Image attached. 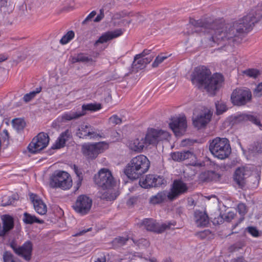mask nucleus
<instances>
[{
  "label": "nucleus",
  "instance_id": "bb28decb",
  "mask_svg": "<svg viewBox=\"0 0 262 262\" xmlns=\"http://www.w3.org/2000/svg\"><path fill=\"white\" fill-rule=\"evenodd\" d=\"M72 138L71 133L67 129L62 133L55 142L54 146L55 148H60L64 146L66 142Z\"/></svg>",
  "mask_w": 262,
  "mask_h": 262
},
{
  "label": "nucleus",
  "instance_id": "412c9836",
  "mask_svg": "<svg viewBox=\"0 0 262 262\" xmlns=\"http://www.w3.org/2000/svg\"><path fill=\"white\" fill-rule=\"evenodd\" d=\"M1 220L3 225L1 231L3 237L14 228V219L9 214H4L1 216Z\"/></svg>",
  "mask_w": 262,
  "mask_h": 262
},
{
  "label": "nucleus",
  "instance_id": "7c9ffc66",
  "mask_svg": "<svg viewBox=\"0 0 262 262\" xmlns=\"http://www.w3.org/2000/svg\"><path fill=\"white\" fill-rule=\"evenodd\" d=\"M83 114H81L80 111H75L71 110L69 112H66L61 115V119L64 121H71L72 120L77 119L82 117Z\"/></svg>",
  "mask_w": 262,
  "mask_h": 262
},
{
  "label": "nucleus",
  "instance_id": "680f3d73",
  "mask_svg": "<svg viewBox=\"0 0 262 262\" xmlns=\"http://www.w3.org/2000/svg\"><path fill=\"white\" fill-rule=\"evenodd\" d=\"M83 179L78 178V180L76 181V183L75 186H74V188L75 189V191L78 190L80 187L81 185Z\"/></svg>",
  "mask_w": 262,
  "mask_h": 262
},
{
  "label": "nucleus",
  "instance_id": "e2e57ef3",
  "mask_svg": "<svg viewBox=\"0 0 262 262\" xmlns=\"http://www.w3.org/2000/svg\"><path fill=\"white\" fill-rule=\"evenodd\" d=\"M142 60H144V63H143V64H144V66L145 67V66L146 64H147L148 63H150V61L152 60V57H142Z\"/></svg>",
  "mask_w": 262,
  "mask_h": 262
},
{
  "label": "nucleus",
  "instance_id": "c85d7f7f",
  "mask_svg": "<svg viewBox=\"0 0 262 262\" xmlns=\"http://www.w3.org/2000/svg\"><path fill=\"white\" fill-rule=\"evenodd\" d=\"M168 193L165 191L159 192L156 195L150 197L149 203L152 205H157L165 202L168 199Z\"/></svg>",
  "mask_w": 262,
  "mask_h": 262
},
{
  "label": "nucleus",
  "instance_id": "338daca9",
  "mask_svg": "<svg viewBox=\"0 0 262 262\" xmlns=\"http://www.w3.org/2000/svg\"><path fill=\"white\" fill-rule=\"evenodd\" d=\"M95 262H106V258L104 255L101 257H98Z\"/></svg>",
  "mask_w": 262,
  "mask_h": 262
},
{
  "label": "nucleus",
  "instance_id": "c756f323",
  "mask_svg": "<svg viewBox=\"0 0 262 262\" xmlns=\"http://www.w3.org/2000/svg\"><path fill=\"white\" fill-rule=\"evenodd\" d=\"M102 108L100 103H87L84 104L81 106V111H80L81 114H83L82 116L85 115L88 112H95L99 111Z\"/></svg>",
  "mask_w": 262,
  "mask_h": 262
},
{
  "label": "nucleus",
  "instance_id": "69168bd1",
  "mask_svg": "<svg viewBox=\"0 0 262 262\" xmlns=\"http://www.w3.org/2000/svg\"><path fill=\"white\" fill-rule=\"evenodd\" d=\"M101 198L103 199H106L107 200H111V198L108 195V192H105L101 196Z\"/></svg>",
  "mask_w": 262,
  "mask_h": 262
},
{
  "label": "nucleus",
  "instance_id": "4d7b16f0",
  "mask_svg": "<svg viewBox=\"0 0 262 262\" xmlns=\"http://www.w3.org/2000/svg\"><path fill=\"white\" fill-rule=\"evenodd\" d=\"M91 230H92V228H89L87 229L86 230L83 229V230L80 231L79 232H78L77 233H75L73 235V236H80V235L84 234L86 232H87L89 231H91Z\"/></svg>",
  "mask_w": 262,
  "mask_h": 262
},
{
  "label": "nucleus",
  "instance_id": "20e7f679",
  "mask_svg": "<svg viewBox=\"0 0 262 262\" xmlns=\"http://www.w3.org/2000/svg\"><path fill=\"white\" fill-rule=\"evenodd\" d=\"M209 150L214 157L221 160L228 158L231 152L229 141L226 138L213 139L210 143Z\"/></svg>",
  "mask_w": 262,
  "mask_h": 262
},
{
  "label": "nucleus",
  "instance_id": "5701e85b",
  "mask_svg": "<svg viewBox=\"0 0 262 262\" xmlns=\"http://www.w3.org/2000/svg\"><path fill=\"white\" fill-rule=\"evenodd\" d=\"M123 31L121 29H116L112 31H108L103 34L96 41L95 44L103 43L114 38L121 36Z\"/></svg>",
  "mask_w": 262,
  "mask_h": 262
},
{
  "label": "nucleus",
  "instance_id": "9d476101",
  "mask_svg": "<svg viewBox=\"0 0 262 262\" xmlns=\"http://www.w3.org/2000/svg\"><path fill=\"white\" fill-rule=\"evenodd\" d=\"M230 99L234 105H244L251 101L252 93L248 89H236L232 92Z\"/></svg>",
  "mask_w": 262,
  "mask_h": 262
},
{
  "label": "nucleus",
  "instance_id": "6e6d98bb",
  "mask_svg": "<svg viewBox=\"0 0 262 262\" xmlns=\"http://www.w3.org/2000/svg\"><path fill=\"white\" fill-rule=\"evenodd\" d=\"M96 15V12L95 11H92L83 20L82 24H85L87 21L91 20L92 18H93Z\"/></svg>",
  "mask_w": 262,
  "mask_h": 262
},
{
  "label": "nucleus",
  "instance_id": "a19ab883",
  "mask_svg": "<svg viewBox=\"0 0 262 262\" xmlns=\"http://www.w3.org/2000/svg\"><path fill=\"white\" fill-rule=\"evenodd\" d=\"M12 123L14 127L17 130L23 129L25 125V122L24 121L19 118H16L13 119Z\"/></svg>",
  "mask_w": 262,
  "mask_h": 262
},
{
  "label": "nucleus",
  "instance_id": "39448f33",
  "mask_svg": "<svg viewBox=\"0 0 262 262\" xmlns=\"http://www.w3.org/2000/svg\"><path fill=\"white\" fill-rule=\"evenodd\" d=\"M262 18V5L258 4L255 8L252 9L246 16L239 19V26L237 31L239 32H249L255 24Z\"/></svg>",
  "mask_w": 262,
  "mask_h": 262
},
{
  "label": "nucleus",
  "instance_id": "de8ad7c7",
  "mask_svg": "<svg viewBox=\"0 0 262 262\" xmlns=\"http://www.w3.org/2000/svg\"><path fill=\"white\" fill-rule=\"evenodd\" d=\"M109 122L114 125L119 124L121 123L122 119L117 115H113L109 118Z\"/></svg>",
  "mask_w": 262,
  "mask_h": 262
},
{
  "label": "nucleus",
  "instance_id": "ddd939ff",
  "mask_svg": "<svg viewBox=\"0 0 262 262\" xmlns=\"http://www.w3.org/2000/svg\"><path fill=\"white\" fill-rule=\"evenodd\" d=\"M171 158L175 162H181L185 160L188 161V164L192 166H197V157L193 151L183 150L174 151L170 154Z\"/></svg>",
  "mask_w": 262,
  "mask_h": 262
},
{
  "label": "nucleus",
  "instance_id": "72a5a7b5",
  "mask_svg": "<svg viewBox=\"0 0 262 262\" xmlns=\"http://www.w3.org/2000/svg\"><path fill=\"white\" fill-rule=\"evenodd\" d=\"M128 239L129 237L128 236L125 237L118 236L112 241V245L114 248H117L124 245Z\"/></svg>",
  "mask_w": 262,
  "mask_h": 262
},
{
  "label": "nucleus",
  "instance_id": "0e129e2a",
  "mask_svg": "<svg viewBox=\"0 0 262 262\" xmlns=\"http://www.w3.org/2000/svg\"><path fill=\"white\" fill-rule=\"evenodd\" d=\"M8 56L6 54H0V62H3L7 60Z\"/></svg>",
  "mask_w": 262,
  "mask_h": 262
},
{
  "label": "nucleus",
  "instance_id": "6ab92c4d",
  "mask_svg": "<svg viewBox=\"0 0 262 262\" xmlns=\"http://www.w3.org/2000/svg\"><path fill=\"white\" fill-rule=\"evenodd\" d=\"M14 250L17 255L29 260L32 254V244L30 241H27L21 246L14 249Z\"/></svg>",
  "mask_w": 262,
  "mask_h": 262
},
{
  "label": "nucleus",
  "instance_id": "864d4df0",
  "mask_svg": "<svg viewBox=\"0 0 262 262\" xmlns=\"http://www.w3.org/2000/svg\"><path fill=\"white\" fill-rule=\"evenodd\" d=\"M150 52H151V50H150L145 49L140 54L136 55L135 56L134 59L135 60H136L140 58L144 57L146 55H148V54H149Z\"/></svg>",
  "mask_w": 262,
  "mask_h": 262
},
{
  "label": "nucleus",
  "instance_id": "a18cd8bd",
  "mask_svg": "<svg viewBox=\"0 0 262 262\" xmlns=\"http://www.w3.org/2000/svg\"><path fill=\"white\" fill-rule=\"evenodd\" d=\"M251 150L254 154L262 153V142H257L255 143L251 147Z\"/></svg>",
  "mask_w": 262,
  "mask_h": 262
},
{
  "label": "nucleus",
  "instance_id": "a211bd4d",
  "mask_svg": "<svg viewBox=\"0 0 262 262\" xmlns=\"http://www.w3.org/2000/svg\"><path fill=\"white\" fill-rule=\"evenodd\" d=\"M30 198L35 211L40 215L46 214L47 212V207L42 200L34 193L30 194Z\"/></svg>",
  "mask_w": 262,
  "mask_h": 262
},
{
  "label": "nucleus",
  "instance_id": "79ce46f5",
  "mask_svg": "<svg viewBox=\"0 0 262 262\" xmlns=\"http://www.w3.org/2000/svg\"><path fill=\"white\" fill-rule=\"evenodd\" d=\"M215 107L217 115H221L226 112L227 110L226 104L219 101L215 103Z\"/></svg>",
  "mask_w": 262,
  "mask_h": 262
},
{
  "label": "nucleus",
  "instance_id": "0eeeda50",
  "mask_svg": "<svg viewBox=\"0 0 262 262\" xmlns=\"http://www.w3.org/2000/svg\"><path fill=\"white\" fill-rule=\"evenodd\" d=\"M170 134L167 131L153 128H148L147 130L144 141L146 146L157 145L160 141L169 140Z\"/></svg>",
  "mask_w": 262,
  "mask_h": 262
},
{
  "label": "nucleus",
  "instance_id": "4c0bfd02",
  "mask_svg": "<svg viewBox=\"0 0 262 262\" xmlns=\"http://www.w3.org/2000/svg\"><path fill=\"white\" fill-rule=\"evenodd\" d=\"M92 61V59L86 56L84 53L78 54L72 58V61L74 63L78 62H87Z\"/></svg>",
  "mask_w": 262,
  "mask_h": 262
},
{
  "label": "nucleus",
  "instance_id": "bf43d9fd",
  "mask_svg": "<svg viewBox=\"0 0 262 262\" xmlns=\"http://www.w3.org/2000/svg\"><path fill=\"white\" fill-rule=\"evenodd\" d=\"M231 262H246L243 256H239L236 258H232Z\"/></svg>",
  "mask_w": 262,
  "mask_h": 262
},
{
  "label": "nucleus",
  "instance_id": "4be33fe9",
  "mask_svg": "<svg viewBox=\"0 0 262 262\" xmlns=\"http://www.w3.org/2000/svg\"><path fill=\"white\" fill-rule=\"evenodd\" d=\"M78 137L80 138H95L99 136L98 134L93 131L91 125L82 124L76 133Z\"/></svg>",
  "mask_w": 262,
  "mask_h": 262
},
{
  "label": "nucleus",
  "instance_id": "4468645a",
  "mask_svg": "<svg viewBox=\"0 0 262 262\" xmlns=\"http://www.w3.org/2000/svg\"><path fill=\"white\" fill-rule=\"evenodd\" d=\"M176 224V222H169L167 224L165 223L160 224L152 219H145L141 222L140 226H144L148 231L161 233L165 230L169 229L171 226H174Z\"/></svg>",
  "mask_w": 262,
  "mask_h": 262
},
{
  "label": "nucleus",
  "instance_id": "f03ea898",
  "mask_svg": "<svg viewBox=\"0 0 262 262\" xmlns=\"http://www.w3.org/2000/svg\"><path fill=\"white\" fill-rule=\"evenodd\" d=\"M192 84L198 89L202 87L211 95H214L224 80L223 76L220 73L211 75L210 70L205 66L195 67L190 75Z\"/></svg>",
  "mask_w": 262,
  "mask_h": 262
},
{
  "label": "nucleus",
  "instance_id": "b1692460",
  "mask_svg": "<svg viewBox=\"0 0 262 262\" xmlns=\"http://www.w3.org/2000/svg\"><path fill=\"white\" fill-rule=\"evenodd\" d=\"M127 146L130 150L138 153L143 150L146 145L143 138H136L129 140L127 143Z\"/></svg>",
  "mask_w": 262,
  "mask_h": 262
},
{
  "label": "nucleus",
  "instance_id": "2f4dec72",
  "mask_svg": "<svg viewBox=\"0 0 262 262\" xmlns=\"http://www.w3.org/2000/svg\"><path fill=\"white\" fill-rule=\"evenodd\" d=\"M24 222L26 224H32L34 223H42L43 221L37 218L34 215H31L28 212H25L23 214Z\"/></svg>",
  "mask_w": 262,
  "mask_h": 262
},
{
  "label": "nucleus",
  "instance_id": "13d9d810",
  "mask_svg": "<svg viewBox=\"0 0 262 262\" xmlns=\"http://www.w3.org/2000/svg\"><path fill=\"white\" fill-rule=\"evenodd\" d=\"M104 17V14L102 12V10H100V14H98L94 19V21L95 22H99Z\"/></svg>",
  "mask_w": 262,
  "mask_h": 262
},
{
  "label": "nucleus",
  "instance_id": "9b49d317",
  "mask_svg": "<svg viewBox=\"0 0 262 262\" xmlns=\"http://www.w3.org/2000/svg\"><path fill=\"white\" fill-rule=\"evenodd\" d=\"M49 140V137L47 134L43 132L40 133L29 143L28 149L31 153H37L48 146Z\"/></svg>",
  "mask_w": 262,
  "mask_h": 262
},
{
  "label": "nucleus",
  "instance_id": "49530a36",
  "mask_svg": "<svg viewBox=\"0 0 262 262\" xmlns=\"http://www.w3.org/2000/svg\"><path fill=\"white\" fill-rule=\"evenodd\" d=\"M4 262H16L13 255L9 252H5L3 255Z\"/></svg>",
  "mask_w": 262,
  "mask_h": 262
},
{
  "label": "nucleus",
  "instance_id": "3c124183",
  "mask_svg": "<svg viewBox=\"0 0 262 262\" xmlns=\"http://www.w3.org/2000/svg\"><path fill=\"white\" fill-rule=\"evenodd\" d=\"M72 167L74 172L76 174L77 178L83 179V173L82 169L78 168V167L75 164H74Z\"/></svg>",
  "mask_w": 262,
  "mask_h": 262
},
{
  "label": "nucleus",
  "instance_id": "603ef678",
  "mask_svg": "<svg viewBox=\"0 0 262 262\" xmlns=\"http://www.w3.org/2000/svg\"><path fill=\"white\" fill-rule=\"evenodd\" d=\"M237 209L239 213L244 215L247 212L246 206L243 203H239L237 205Z\"/></svg>",
  "mask_w": 262,
  "mask_h": 262
},
{
  "label": "nucleus",
  "instance_id": "cd10ccee",
  "mask_svg": "<svg viewBox=\"0 0 262 262\" xmlns=\"http://www.w3.org/2000/svg\"><path fill=\"white\" fill-rule=\"evenodd\" d=\"M246 169L245 167H239L237 168L234 173V180L237 184L242 188L245 184Z\"/></svg>",
  "mask_w": 262,
  "mask_h": 262
},
{
  "label": "nucleus",
  "instance_id": "dca6fc26",
  "mask_svg": "<svg viewBox=\"0 0 262 262\" xmlns=\"http://www.w3.org/2000/svg\"><path fill=\"white\" fill-rule=\"evenodd\" d=\"M188 190L187 184L180 180L173 181L170 191L168 192V200L172 201Z\"/></svg>",
  "mask_w": 262,
  "mask_h": 262
},
{
  "label": "nucleus",
  "instance_id": "7ed1b4c3",
  "mask_svg": "<svg viewBox=\"0 0 262 262\" xmlns=\"http://www.w3.org/2000/svg\"><path fill=\"white\" fill-rule=\"evenodd\" d=\"M150 164L149 160L145 156L140 155L130 161L124 172L130 179H137L148 171Z\"/></svg>",
  "mask_w": 262,
  "mask_h": 262
},
{
  "label": "nucleus",
  "instance_id": "37998d69",
  "mask_svg": "<svg viewBox=\"0 0 262 262\" xmlns=\"http://www.w3.org/2000/svg\"><path fill=\"white\" fill-rule=\"evenodd\" d=\"M245 231L254 237H258L259 236V231L255 227L248 226L245 229Z\"/></svg>",
  "mask_w": 262,
  "mask_h": 262
},
{
  "label": "nucleus",
  "instance_id": "f704fd0d",
  "mask_svg": "<svg viewBox=\"0 0 262 262\" xmlns=\"http://www.w3.org/2000/svg\"><path fill=\"white\" fill-rule=\"evenodd\" d=\"M74 32L72 30L69 31L62 37L59 41V42L62 45H66L71 40H72L74 38Z\"/></svg>",
  "mask_w": 262,
  "mask_h": 262
},
{
  "label": "nucleus",
  "instance_id": "09e8293b",
  "mask_svg": "<svg viewBox=\"0 0 262 262\" xmlns=\"http://www.w3.org/2000/svg\"><path fill=\"white\" fill-rule=\"evenodd\" d=\"M139 198L138 196H133L130 197L126 202V205L128 207H132L135 205L139 201Z\"/></svg>",
  "mask_w": 262,
  "mask_h": 262
},
{
  "label": "nucleus",
  "instance_id": "58836bf2",
  "mask_svg": "<svg viewBox=\"0 0 262 262\" xmlns=\"http://www.w3.org/2000/svg\"><path fill=\"white\" fill-rule=\"evenodd\" d=\"M170 56V55H166L163 53H161L160 54L158 55L152 63V67H158L160 64L163 62L164 60L167 59Z\"/></svg>",
  "mask_w": 262,
  "mask_h": 262
},
{
  "label": "nucleus",
  "instance_id": "f8f14e48",
  "mask_svg": "<svg viewBox=\"0 0 262 262\" xmlns=\"http://www.w3.org/2000/svg\"><path fill=\"white\" fill-rule=\"evenodd\" d=\"M92 199L85 194L78 196L73 206L74 210L81 215H84L89 213L92 206Z\"/></svg>",
  "mask_w": 262,
  "mask_h": 262
},
{
  "label": "nucleus",
  "instance_id": "2eb2a0df",
  "mask_svg": "<svg viewBox=\"0 0 262 262\" xmlns=\"http://www.w3.org/2000/svg\"><path fill=\"white\" fill-rule=\"evenodd\" d=\"M169 126L176 136H181L186 132L187 126L185 116L173 117L169 123Z\"/></svg>",
  "mask_w": 262,
  "mask_h": 262
},
{
  "label": "nucleus",
  "instance_id": "e433bc0d",
  "mask_svg": "<svg viewBox=\"0 0 262 262\" xmlns=\"http://www.w3.org/2000/svg\"><path fill=\"white\" fill-rule=\"evenodd\" d=\"M244 75H246L247 76L253 78H256L260 74V72L258 69H254V68H249L247 70H245L242 72Z\"/></svg>",
  "mask_w": 262,
  "mask_h": 262
},
{
  "label": "nucleus",
  "instance_id": "8fccbe9b",
  "mask_svg": "<svg viewBox=\"0 0 262 262\" xmlns=\"http://www.w3.org/2000/svg\"><path fill=\"white\" fill-rule=\"evenodd\" d=\"M144 60H142V58H140L136 60L134 59L133 65L137 69H142L145 67L143 64Z\"/></svg>",
  "mask_w": 262,
  "mask_h": 262
},
{
  "label": "nucleus",
  "instance_id": "f3484780",
  "mask_svg": "<svg viewBox=\"0 0 262 262\" xmlns=\"http://www.w3.org/2000/svg\"><path fill=\"white\" fill-rule=\"evenodd\" d=\"M165 182L163 176L155 174H147L145 178L140 179L139 185L144 188H148L152 187H158Z\"/></svg>",
  "mask_w": 262,
  "mask_h": 262
},
{
  "label": "nucleus",
  "instance_id": "5fc2aeb1",
  "mask_svg": "<svg viewBox=\"0 0 262 262\" xmlns=\"http://www.w3.org/2000/svg\"><path fill=\"white\" fill-rule=\"evenodd\" d=\"M254 93L257 97L262 96V82L256 86Z\"/></svg>",
  "mask_w": 262,
  "mask_h": 262
},
{
  "label": "nucleus",
  "instance_id": "774afa93",
  "mask_svg": "<svg viewBox=\"0 0 262 262\" xmlns=\"http://www.w3.org/2000/svg\"><path fill=\"white\" fill-rule=\"evenodd\" d=\"M163 262H172L171 259L170 258H166L165 259Z\"/></svg>",
  "mask_w": 262,
  "mask_h": 262
},
{
  "label": "nucleus",
  "instance_id": "c9c22d12",
  "mask_svg": "<svg viewBox=\"0 0 262 262\" xmlns=\"http://www.w3.org/2000/svg\"><path fill=\"white\" fill-rule=\"evenodd\" d=\"M41 87L39 86L36 88L35 91L26 94L23 98L24 101L25 102H29L30 101L36 96V94L39 93L41 92Z\"/></svg>",
  "mask_w": 262,
  "mask_h": 262
},
{
  "label": "nucleus",
  "instance_id": "473e14b6",
  "mask_svg": "<svg viewBox=\"0 0 262 262\" xmlns=\"http://www.w3.org/2000/svg\"><path fill=\"white\" fill-rule=\"evenodd\" d=\"M9 144V136L7 130L4 129L0 133V148H7Z\"/></svg>",
  "mask_w": 262,
  "mask_h": 262
},
{
  "label": "nucleus",
  "instance_id": "6e6552de",
  "mask_svg": "<svg viewBox=\"0 0 262 262\" xmlns=\"http://www.w3.org/2000/svg\"><path fill=\"white\" fill-rule=\"evenodd\" d=\"M108 145L104 142L94 144H85L82 146L81 151L88 160L96 159L98 155L108 148Z\"/></svg>",
  "mask_w": 262,
  "mask_h": 262
},
{
  "label": "nucleus",
  "instance_id": "f257e3e1",
  "mask_svg": "<svg viewBox=\"0 0 262 262\" xmlns=\"http://www.w3.org/2000/svg\"><path fill=\"white\" fill-rule=\"evenodd\" d=\"M189 24L195 28H203L207 31L206 42L210 47L222 45L225 47L234 42L238 34L247 33L237 30L239 26V19L232 23L224 24L220 20H213L211 18L195 20L189 19Z\"/></svg>",
  "mask_w": 262,
  "mask_h": 262
},
{
  "label": "nucleus",
  "instance_id": "052dcab7",
  "mask_svg": "<svg viewBox=\"0 0 262 262\" xmlns=\"http://www.w3.org/2000/svg\"><path fill=\"white\" fill-rule=\"evenodd\" d=\"M8 0H0V13L2 9L6 8L7 6Z\"/></svg>",
  "mask_w": 262,
  "mask_h": 262
},
{
  "label": "nucleus",
  "instance_id": "ea45409f",
  "mask_svg": "<svg viewBox=\"0 0 262 262\" xmlns=\"http://www.w3.org/2000/svg\"><path fill=\"white\" fill-rule=\"evenodd\" d=\"M195 236L201 239H204L210 238L212 236V233L209 229L204 230V231L196 232Z\"/></svg>",
  "mask_w": 262,
  "mask_h": 262
},
{
  "label": "nucleus",
  "instance_id": "c03bdc74",
  "mask_svg": "<svg viewBox=\"0 0 262 262\" xmlns=\"http://www.w3.org/2000/svg\"><path fill=\"white\" fill-rule=\"evenodd\" d=\"M133 242L136 244L139 248H147L149 246V242L145 238H141L135 242L133 240Z\"/></svg>",
  "mask_w": 262,
  "mask_h": 262
},
{
  "label": "nucleus",
  "instance_id": "aec40b11",
  "mask_svg": "<svg viewBox=\"0 0 262 262\" xmlns=\"http://www.w3.org/2000/svg\"><path fill=\"white\" fill-rule=\"evenodd\" d=\"M232 121L234 123H240L249 121L258 126H261L259 119L257 118V116L252 115L246 114H239L235 116Z\"/></svg>",
  "mask_w": 262,
  "mask_h": 262
},
{
  "label": "nucleus",
  "instance_id": "423d86ee",
  "mask_svg": "<svg viewBox=\"0 0 262 262\" xmlns=\"http://www.w3.org/2000/svg\"><path fill=\"white\" fill-rule=\"evenodd\" d=\"M50 184L53 188L68 190L72 186V178L69 173L64 171H55L51 177Z\"/></svg>",
  "mask_w": 262,
  "mask_h": 262
},
{
  "label": "nucleus",
  "instance_id": "393cba45",
  "mask_svg": "<svg viewBox=\"0 0 262 262\" xmlns=\"http://www.w3.org/2000/svg\"><path fill=\"white\" fill-rule=\"evenodd\" d=\"M194 218L198 227H206L209 223V217L205 212L196 210L194 212Z\"/></svg>",
  "mask_w": 262,
  "mask_h": 262
},
{
  "label": "nucleus",
  "instance_id": "a878e982",
  "mask_svg": "<svg viewBox=\"0 0 262 262\" xmlns=\"http://www.w3.org/2000/svg\"><path fill=\"white\" fill-rule=\"evenodd\" d=\"M212 114L208 112L203 114H201L193 120L194 126L198 128L204 127L210 121Z\"/></svg>",
  "mask_w": 262,
  "mask_h": 262
},
{
  "label": "nucleus",
  "instance_id": "1a4fd4ad",
  "mask_svg": "<svg viewBox=\"0 0 262 262\" xmlns=\"http://www.w3.org/2000/svg\"><path fill=\"white\" fill-rule=\"evenodd\" d=\"M96 184L103 189H110L115 184L112 172L106 168H101L94 177Z\"/></svg>",
  "mask_w": 262,
  "mask_h": 262
}]
</instances>
